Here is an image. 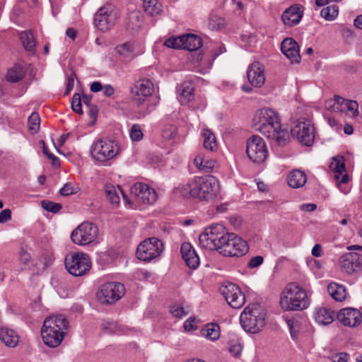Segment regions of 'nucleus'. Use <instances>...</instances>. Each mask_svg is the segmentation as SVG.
Segmentation results:
<instances>
[{"instance_id":"nucleus-1","label":"nucleus","mask_w":362,"mask_h":362,"mask_svg":"<svg viewBox=\"0 0 362 362\" xmlns=\"http://www.w3.org/2000/svg\"><path fill=\"white\" fill-rule=\"evenodd\" d=\"M69 325L66 317L61 314L47 317L41 329L45 344L51 348L59 346L69 329Z\"/></svg>"},{"instance_id":"nucleus-2","label":"nucleus","mask_w":362,"mask_h":362,"mask_svg":"<svg viewBox=\"0 0 362 362\" xmlns=\"http://www.w3.org/2000/svg\"><path fill=\"white\" fill-rule=\"evenodd\" d=\"M310 300L305 289L295 282L288 284L280 297V305L286 311L306 309Z\"/></svg>"},{"instance_id":"nucleus-3","label":"nucleus","mask_w":362,"mask_h":362,"mask_svg":"<svg viewBox=\"0 0 362 362\" xmlns=\"http://www.w3.org/2000/svg\"><path fill=\"white\" fill-rule=\"evenodd\" d=\"M266 312L259 305L246 307L240 317L243 329L250 333L259 332L265 325Z\"/></svg>"},{"instance_id":"nucleus-4","label":"nucleus","mask_w":362,"mask_h":362,"mask_svg":"<svg viewBox=\"0 0 362 362\" xmlns=\"http://www.w3.org/2000/svg\"><path fill=\"white\" fill-rule=\"evenodd\" d=\"M229 234L223 225L212 224L199 235V243L204 248L218 250L219 246L228 238Z\"/></svg>"},{"instance_id":"nucleus-5","label":"nucleus","mask_w":362,"mask_h":362,"mask_svg":"<svg viewBox=\"0 0 362 362\" xmlns=\"http://www.w3.org/2000/svg\"><path fill=\"white\" fill-rule=\"evenodd\" d=\"M92 267L90 257L83 252H73L66 256L65 267L74 276L86 275Z\"/></svg>"},{"instance_id":"nucleus-6","label":"nucleus","mask_w":362,"mask_h":362,"mask_svg":"<svg viewBox=\"0 0 362 362\" xmlns=\"http://www.w3.org/2000/svg\"><path fill=\"white\" fill-rule=\"evenodd\" d=\"M196 192L197 198L200 201L209 202L213 200L218 194L219 185L218 180L211 175L195 177Z\"/></svg>"},{"instance_id":"nucleus-7","label":"nucleus","mask_w":362,"mask_h":362,"mask_svg":"<svg viewBox=\"0 0 362 362\" xmlns=\"http://www.w3.org/2000/svg\"><path fill=\"white\" fill-rule=\"evenodd\" d=\"M119 153L117 144L108 139H98L90 148L93 158L99 162H105L114 158Z\"/></svg>"},{"instance_id":"nucleus-8","label":"nucleus","mask_w":362,"mask_h":362,"mask_svg":"<svg viewBox=\"0 0 362 362\" xmlns=\"http://www.w3.org/2000/svg\"><path fill=\"white\" fill-rule=\"evenodd\" d=\"M291 133L304 146H310L314 142L315 129L310 120L301 119L293 122Z\"/></svg>"},{"instance_id":"nucleus-9","label":"nucleus","mask_w":362,"mask_h":362,"mask_svg":"<svg viewBox=\"0 0 362 362\" xmlns=\"http://www.w3.org/2000/svg\"><path fill=\"white\" fill-rule=\"evenodd\" d=\"M223 244L219 246L218 252L226 257H241L248 251L247 243L234 233H230Z\"/></svg>"},{"instance_id":"nucleus-10","label":"nucleus","mask_w":362,"mask_h":362,"mask_svg":"<svg viewBox=\"0 0 362 362\" xmlns=\"http://www.w3.org/2000/svg\"><path fill=\"white\" fill-rule=\"evenodd\" d=\"M258 132L275 145L284 146L287 143L288 134L286 129L281 128L279 117V119L271 121L267 124L262 126V128Z\"/></svg>"},{"instance_id":"nucleus-11","label":"nucleus","mask_w":362,"mask_h":362,"mask_svg":"<svg viewBox=\"0 0 362 362\" xmlns=\"http://www.w3.org/2000/svg\"><path fill=\"white\" fill-rule=\"evenodd\" d=\"M163 250V243L156 238H150L141 242L136 249V257L144 262L158 257Z\"/></svg>"},{"instance_id":"nucleus-12","label":"nucleus","mask_w":362,"mask_h":362,"mask_svg":"<svg viewBox=\"0 0 362 362\" xmlns=\"http://www.w3.org/2000/svg\"><path fill=\"white\" fill-rule=\"evenodd\" d=\"M98 234V227L90 222H83L71 233V238L74 243L86 245L93 242Z\"/></svg>"},{"instance_id":"nucleus-13","label":"nucleus","mask_w":362,"mask_h":362,"mask_svg":"<svg viewBox=\"0 0 362 362\" xmlns=\"http://www.w3.org/2000/svg\"><path fill=\"white\" fill-rule=\"evenodd\" d=\"M246 153L249 158L254 163L264 162L268 155L264 139L258 135L250 137L247 141Z\"/></svg>"},{"instance_id":"nucleus-14","label":"nucleus","mask_w":362,"mask_h":362,"mask_svg":"<svg viewBox=\"0 0 362 362\" xmlns=\"http://www.w3.org/2000/svg\"><path fill=\"white\" fill-rule=\"evenodd\" d=\"M124 286L119 282H110L101 286L97 293L98 300L103 304H111L124 294Z\"/></svg>"},{"instance_id":"nucleus-15","label":"nucleus","mask_w":362,"mask_h":362,"mask_svg":"<svg viewBox=\"0 0 362 362\" xmlns=\"http://www.w3.org/2000/svg\"><path fill=\"white\" fill-rule=\"evenodd\" d=\"M164 45L170 48L195 51L202 47V41L196 35L187 34L177 37H170L165 41Z\"/></svg>"},{"instance_id":"nucleus-16","label":"nucleus","mask_w":362,"mask_h":362,"mask_svg":"<svg viewBox=\"0 0 362 362\" xmlns=\"http://www.w3.org/2000/svg\"><path fill=\"white\" fill-rule=\"evenodd\" d=\"M132 100L136 105L140 106L144 103L146 98L153 92V84L147 78L136 81L131 87Z\"/></svg>"},{"instance_id":"nucleus-17","label":"nucleus","mask_w":362,"mask_h":362,"mask_svg":"<svg viewBox=\"0 0 362 362\" xmlns=\"http://www.w3.org/2000/svg\"><path fill=\"white\" fill-rule=\"evenodd\" d=\"M221 293L228 304L233 308H240L245 303V297L240 288L233 283H228L221 288Z\"/></svg>"},{"instance_id":"nucleus-18","label":"nucleus","mask_w":362,"mask_h":362,"mask_svg":"<svg viewBox=\"0 0 362 362\" xmlns=\"http://www.w3.org/2000/svg\"><path fill=\"white\" fill-rule=\"evenodd\" d=\"M117 13L110 6L100 8L95 15V25L103 32L108 30L117 21Z\"/></svg>"},{"instance_id":"nucleus-19","label":"nucleus","mask_w":362,"mask_h":362,"mask_svg":"<svg viewBox=\"0 0 362 362\" xmlns=\"http://www.w3.org/2000/svg\"><path fill=\"white\" fill-rule=\"evenodd\" d=\"M130 193L145 204H153L157 199L155 189L142 182L133 185L130 188Z\"/></svg>"},{"instance_id":"nucleus-20","label":"nucleus","mask_w":362,"mask_h":362,"mask_svg":"<svg viewBox=\"0 0 362 362\" xmlns=\"http://www.w3.org/2000/svg\"><path fill=\"white\" fill-rule=\"evenodd\" d=\"M333 168V177L336 180L338 188L344 194H347L350 191L348 185L349 175L345 173V165L343 162L335 160V163H332Z\"/></svg>"},{"instance_id":"nucleus-21","label":"nucleus","mask_w":362,"mask_h":362,"mask_svg":"<svg viewBox=\"0 0 362 362\" xmlns=\"http://www.w3.org/2000/svg\"><path fill=\"white\" fill-rule=\"evenodd\" d=\"M337 317L344 325L351 327L360 325L362 320L361 312L351 308H345L340 310Z\"/></svg>"},{"instance_id":"nucleus-22","label":"nucleus","mask_w":362,"mask_h":362,"mask_svg":"<svg viewBox=\"0 0 362 362\" xmlns=\"http://www.w3.org/2000/svg\"><path fill=\"white\" fill-rule=\"evenodd\" d=\"M279 119V113L270 108H262L256 111L252 119V127L256 131H259L262 126L271 121Z\"/></svg>"},{"instance_id":"nucleus-23","label":"nucleus","mask_w":362,"mask_h":362,"mask_svg":"<svg viewBox=\"0 0 362 362\" xmlns=\"http://www.w3.org/2000/svg\"><path fill=\"white\" fill-rule=\"evenodd\" d=\"M362 267V255L358 252H348L341 257V267L347 274H352Z\"/></svg>"},{"instance_id":"nucleus-24","label":"nucleus","mask_w":362,"mask_h":362,"mask_svg":"<svg viewBox=\"0 0 362 362\" xmlns=\"http://www.w3.org/2000/svg\"><path fill=\"white\" fill-rule=\"evenodd\" d=\"M281 50L291 60V63L298 64L300 62L299 46L293 38L284 39L281 44Z\"/></svg>"},{"instance_id":"nucleus-25","label":"nucleus","mask_w":362,"mask_h":362,"mask_svg":"<svg viewBox=\"0 0 362 362\" xmlns=\"http://www.w3.org/2000/svg\"><path fill=\"white\" fill-rule=\"evenodd\" d=\"M249 82L255 87H261L265 82L264 69L259 62L252 63L247 71Z\"/></svg>"},{"instance_id":"nucleus-26","label":"nucleus","mask_w":362,"mask_h":362,"mask_svg":"<svg viewBox=\"0 0 362 362\" xmlns=\"http://www.w3.org/2000/svg\"><path fill=\"white\" fill-rule=\"evenodd\" d=\"M182 259L190 269H196L199 265V258L189 243H183L180 248Z\"/></svg>"},{"instance_id":"nucleus-27","label":"nucleus","mask_w":362,"mask_h":362,"mask_svg":"<svg viewBox=\"0 0 362 362\" xmlns=\"http://www.w3.org/2000/svg\"><path fill=\"white\" fill-rule=\"evenodd\" d=\"M302 17L303 11L300 10V7L295 5L290 6L284 11L281 20L286 25L292 27L298 24Z\"/></svg>"},{"instance_id":"nucleus-28","label":"nucleus","mask_w":362,"mask_h":362,"mask_svg":"<svg viewBox=\"0 0 362 362\" xmlns=\"http://www.w3.org/2000/svg\"><path fill=\"white\" fill-rule=\"evenodd\" d=\"M0 340L8 347H15L19 341V337L16 332L8 327L0 328Z\"/></svg>"},{"instance_id":"nucleus-29","label":"nucleus","mask_w":362,"mask_h":362,"mask_svg":"<svg viewBox=\"0 0 362 362\" xmlns=\"http://www.w3.org/2000/svg\"><path fill=\"white\" fill-rule=\"evenodd\" d=\"M194 86L189 82H185L179 86L177 90L182 104L185 105L194 99Z\"/></svg>"},{"instance_id":"nucleus-30","label":"nucleus","mask_w":362,"mask_h":362,"mask_svg":"<svg viewBox=\"0 0 362 362\" xmlns=\"http://www.w3.org/2000/svg\"><path fill=\"white\" fill-rule=\"evenodd\" d=\"M143 24L142 15L139 11H132L129 14L127 29L132 33L138 32L141 28Z\"/></svg>"},{"instance_id":"nucleus-31","label":"nucleus","mask_w":362,"mask_h":362,"mask_svg":"<svg viewBox=\"0 0 362 362\" xmlns=\"http://www.w3.org/2000/svg\"><path fill=\"white\" fill-rule=\"evenodd\" d=\"M307 181L306 175L301 170H293L288 177V184L292 188L303 187Z\"/></svg>"},{"instance_id":"nucleus-32","label":"nucleus","mask_w":362,"mask_h":362,"mask_svg":"<svg viewBox=\"0 0 362 362\" xmlns=\"http://www.w3.org/2000/svg\"><path fill=\"white\" fill-rule=\"evenodd\" d=\"M334 313L327 308H320L316 310L315 320L318 324L327 325L334 320Z\"/></svg>"},{"instance_id":"nucleus-33","label":"nucleus","mask_w":362,"mask_h":362,"mask_svg":"<svg viewBox=\"0 0 362 362\" xmlns=\"http://www.w3.org/2000/svg\"><path fill=\"white\" fill-rule=\"evenodd\" d=\"M195 177L188 181L187 182L182 183L180 186L175 188V191L176 193L180 194L183 197H192L196 198L197 193L196 192V187H194Z\"/></svg>"},{"instance_id":"nucleus-34","label":"nucleus","mask_w":362,"mask_h":362,"mask_svg":"<svg viewBox=\"0 0 362 362\" xmlns=\"http://www.w3.org/2000/svg\"><path fill=\"white\" fill-rule=\"evenodd\" d=\"M220 327L216 323L207 324L201 330L202 335L211 341L217 340L220 337Z\"/></svg>"},{"instance_id":"nucleus-35","label":"nucleus","mask_w":362,"mask_h":362,"mask_svg":"<svg viewBox=\"0 0 362 362\" xmlns=\"http://www.w3.org/2000/svg\"><path fill=\"white\" fill-rule=\"evenodd\" d=\"M327 292L337 301L341 302L346 298L345 288L336 283H330L328 285Z\"/></svg>"},{"instance_id":"nucleus-36","label":"nucleus","mask_w":362,"mask_h":362,"mask_svg":"<svg viewBox=\"0 0 362 362\" xmlns=\"http://www.w3.org/2000/svg\"><path fill=\"white\" fill-rule=\"evenodd\" d=\"M194 165L202 171L210 172L216 165V161L206 158L201 155L197 156L194 160Z\"/></svg>"},{"instance_id":"nucleus-37","label":"nucleus","mask_w":362,"mask_h":362,"mask_svg":"<svg viewBox=\"0 0 362 362\" xmlns=\"http://www.w3.org/2000/svg\"><path fill=\"white\" fill-rule=\"evenodd\" d=\"M144 11L151 16H157L162 12V5L158 0H144Z\"/></svg>"},{"instance_id":"nucleus-38","label":"nucleus","mask_w":362,"mask_h":362,"mask_svg":"<svg viewBox=\"0 0 362 362\" xmlns=\"http://www.w3.org/2000/svg\"><path fill=\"white\" fill-rule=\"evenodd\" d=\"M116 50L118 54L127 61L132 60L135 56L134 46L131 42H125L118 45Z\"/></svg>"},{"instance_id":"nucleus-39","label":"nucleus","mask_w":362,"mask_h":362,"mask_svg":"<svg viewBox=\"0 0 362 362\" xmlns=\"http://www.w3.org/2000/svg\"><path fill=\"white\" fill-rule=\"evenodd\" d=\"M204 139L203 145L204 148L214 151L217 148V144L215 135L209 129H204L202 133Z\"/></svg>"},{"instance_id":"nucleus-40","label":"nucleus","mask_w":362,"mask_h":362,"mask_svg":"<svg viewBox=\"0 0 362 362\" xmlns=\"http://www.w3.org/2000/svg\"><path fill=\"white\" fill-rule=\"evenodd\" d=\"M104 329L109 333L122 334H125L127 328L125 326L119 325L115 321H107L103 325Z\"/></svg>"},{"instance_id":"nucleus-41","label":"nucleus","mask_w":362,"mask_h":362,"mask_svg":"<svg viewBox=\"0 0 362 362\" xmlns=\"http://www.w3.org/2000/svg\"><path fill=\"white\" fill-rule=\"evenodd\" d=\"M24 76V71L20 66H15L8 71L6 79L8 81L16 83Z\"/></svg>"},{"instance_id":"nucleus-42","label":"nucleus","mask_w":362,"mask_h":362,"mask_svg":"<svg viewBox=\"0 0 362 362\" xmlns=\"http://www.w3.org/2000/svg\"><path fill=\"white\" fill-rule=\"evenodd\" d=\"M20 39L24 47L28 51H32L35 47V42L33 35L30 31H24L20 34Z\"/></svg>"},{"instance_id":"nucleus-43","label":"nucleus","mask_w":362,"mask_h":362,"mask_svg":"<svg viewBox=\"0 0 362 362\" xmlns=\"http://www.w3.org/2000/svg\"><path fill=\"white\" fill-rule=\"evenodd\" d=\"M339 14V7L337 5L328 6L320 11L321 16L327 21L334 20Z\"/></svg>"},{"instance_id":"nucleus-44","label":"nucleus","mask_w":362,"mask_h":362,"mask_svg":"<svg viewBox=\"0 0 362 362\" xmlns=\"http://www.w3.org/2000/svg\"><path fill=\"white\" fill-rule=\"evenodd\" d=\"M351 100H346L339 96H335L333 105L330 107L334 112L347 111L348 104L346 102H350Z\"/></svg>"},{"instance_id":"nucleus-45","label":"nucleus","mask_w":362,"mask_h":362,"mask_svg":"<svg viewBox=\"0 0 362 362\" xmlns=\"http://www.w3.org/2000/svg\"><path fill=\"white\" fill-rule=\"evenodd\" d=\"M226 24L224 18L216 16L211 15L209 19V28L213 30H218L222 29Z\"/></svg>"},{"instance_id":"nucleus-46","label":"nucleus","mask_w":362,"mask_h":362,"mask_svg":"<svg viewBox=\"0 0 362 362\" xmlns=\"http://www.w3.org/2000/svg\"><path fill=\"white\" fill-rule=\"evenodd\" d=\"M29 129L32 133H37L40 129V118L37 112H33L28 119Z\"/></svg>"},{"instance_id":"nucleus-47","label":"nucleus","mask_w":362,"mask_h":362,"mask_svg":"<svg viewBox=\"0 0 362 362\" xmlns=\"http://www.w3.org/2000/svg\"><path fill=\"white\" fill-rule=\"evenodd\" d=\"M105 194L107 199L112 204H118L119 203V197L117 190L112 185H106Z\"/></svg>"},{"instance_id":"nucleus-48","label":"nucleus","mask_w":362,"mask_h":362,"mask_svg":"<svg viewBox=\"0 0 362 362\" xmlns=\"http://www.w3.org/2000/svg\"><path fill=\"white\" fill-rule=\"evenodd\" d=\"M40 204L45 210L53 214L58 213L62 208V205L61 204L53 202L47 199L41 201Z\"/></svg>"},{"instance_id":"nucleus-49","label":"nucleus","mask_w":362,"mask_h":362,"mask_svg":"<svg viewBox=\"0 0 362 362\" xmlns=\"http://www.w3.org/2000/svg\"><path fill=\"white\" fill-rule=\"evenodd\" d=\"M228 351L234 357H238L241 354L243 347L237 339L230 340L228 343Z\"/></svg>"},{"instance_id":"nucleus-50","label":"nucleus","mask_w":362,"mask_h":362,"mask_svg":"<svg viewBox=\"0 0 362 362\" xmlns=\"http://www.w3.org/2000/svg\"><path fill=\"white\" fill-rule=\"evenodd\" d=\"M170 313L176 317H182L189 314V308L181 305H173L170 307Z\"/></svg>"},{"instance_id":"nucleus-51","label":"nucleus","mask_w":362,"mask_h":362,"mask_svg":"<svg viewBox=\"0 0 362 362\" xmlns=\"http://www.w3.org/2000/svg\"><path fill=\"white\" fill-rule=\"evenodd\" d=\"M291 337L295 339L298 337L300 331V322L298 320L290 319L287 320Z\"/></svg>"},{"instance_id":"nucleus-52","label":"nucleus","mask_w":362,"mask_h":362,"mask_svg":"<svg viewBox=\"0 0 362 362\" xmlns=\"http://www.w3.org/2000/svg\"><path fill=\"white\" fill-rule=\"evenodd\" d=\"M81 104H82L81 97L80 94L75 93L73 95L72 100H71V108H72L73 111H74L75 112H76L79 115H82L83 110L81 108Z\"/></svg>"},{"instance_id":"nucleus-53","label":"nucleus","mask_w":362,"mask_h":362,"mask_svg":"<svg viewBox=\"0 0 362 362\" xmlns=\"http://www.w3.org/2000/svg\"><path fill=\"white\" fill-rule=\"evenodd\" d=\"M176 134V127L173 125L169 124L165 126L162 130V136L165 140H170L174 138Z\"/></svg>"},{"instance_id":"nucleus-54","label":"nucleus","mask_w":362,"mask_h":362,"mask_svg":"<svg viewBox=\"0 0 362 362\" xmlns=\"http://www.w3.org/2000/svg\"><path fill=\"white\" fill-rule=\"evenodd\" d=\"M130 137L133 141H139L143 138V133L141 132V127L135 124H134L130 130Z\"/></svg>"},{"instance_id":"nucleus-55","label":"nucleus","mask_w":362,"mask_h":362,"mask_svg":"<svg viewBox=\"0 0 362 362\" xmlns=\"http://www.w3.org/2000/svg\"><path fill=\"white\" fill-rule=\"evenodd\" d=\"M40 144H42L43 153L46 155L49 159L52 160V164L54 165H58L59 164V159L54 154L49 152L47 147L46 146L45 142L43 140L40 141Z\"/></svg>"},{"instance_id":"nucleus-56","label":"nucleus","mask_w":362,"mask_h":362,"mask_svg":"<svg viewBox=\"0 0 362 362\" xmlns=\"http://www.w3.org/2000/svg\"><path fill=\"white\" fill-rule=\"evenodd\" d=\"M77 192L76 188L74 187L71 182L66 183L62 188L59 190V193L62 196H68Z\"/></svg>"},{"instance_id":"nucleus-57","label":"nucleus","mask_w":362,"mask_h":362,"mask_svg":"<svg viewBox=\"0 0 362 362\" xmlns=\"http://www.w3.org/2000/svg\"><path fill=\"white\" fill-rule=\"evenodd\" d=\"M18 259L21 264L28 265L31 262V255L24 249H21L19 252Z\"/></svg>"},{"instance_id":"nucleus-58","label":"nucleus","mask_w":362,"mask_h":362,"mask_svg":"<svg viewBox=\"0 0 362 362\" xmlns=\"http://www.w3.org/2000/svg\"><path fill=\"white\" fill-rule=\"evenodd\" d=\"M54 260L53 255L50 253H44L40 258V262L44 265L45 267L50 266Z\"/></svg>"},{"instance_id":"nucleus-59","label":"nucleus","mask_w":362,"mask_h":362,"mask_svg":"<svg viewBox=\"0 0 362 362\" xmlns=\"http://www.w3.org/2000/svg\"><path fill=\"white\" fill-rule=\"evenodd\" d=\"M348 104L347 111L352 113L354 116L358 115V104L356 100H350V102H346Z\"/></svg>"},{"instance_id":"nucleus-60","label":"nucleus","mask_w":362,"mask_h":362,"mask_svg":"<svg viewBox=\"0 0 362 362\" xmlns=\"http://www.w3.org/2000/svg\"><path fill=\"white\" fill-rule=\"evenodd\" d=\"M331 360L333 362H347L348 354L344 352L335 354L331 356Z\"/></svg>"},{"instance_id":"nucleus-61","label":"nucleus","mask_w":362,"mask_h":362,"mask_svg":"<svg viewBox=\"0 0 362 362\" xmlns=\"http://www.w3.org/2000/svg\"><path fill=\"white\" fill-rule=\"evenodd\" d=\"M263 260L264 259L262 256H255L250 260L248 267L250 268L257 267L263 263Z\"/></svg>"},{"instance_id":"nucleus-62","label":"nucleus","mask_w":362,"mask_h":362,"mask_svg":"<svg viewBox=\"0 0 362 362\" xmlns=\"http://www.w3.org/2000/svg\"><path fill=\"white\" fill-rule=\"evenodd\" d=\"M11 219V211L6 209L0 212V223H4Z\"/></svg>"},{"instance_id":"nucleus-63","label":"nucleus","mask_w":362,"mask_h":362,"mask_svg":"<svg viewBox=\"0 0 362 362\" xmlns=\"http://www.w3.org/2000/svg\"><path fill=\"white\" fill-rule=\"evenodd\" d=\"M184 328L186 331H192L197 329V326L195 325V319L193 317H190L187 320L184 322Z\"/></svg>"},{"instance_id":"nucleus-64","label":"nucleus","mask_w":362,"mask_h":362,"mask_svg":"<svg viewBox=\"0 0 362 362\" xmlns=\"http://www.w3.org/2000/svg\"><path fill=\"white\" fill-rule=\"evenodd\" d=\"M74 76L75 74H73L68 77L64 95H69L70 91L73 89L74 86Z\"/></svg>"}]
</instances>
